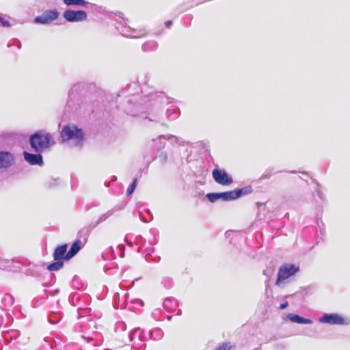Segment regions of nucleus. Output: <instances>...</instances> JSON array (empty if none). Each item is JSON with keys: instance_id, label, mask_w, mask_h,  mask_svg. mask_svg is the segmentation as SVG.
<instances>
[{"instance_id": "60", "label": "nucleus", "mask_w": 350, "mask_h": 350, "mask_svg": "<svg viewBox=\"0 0 350 350\" xmlns=\"http://www.w3.org/2000/svg\"><path fill=\"white\" fill-rule=\"evenodd\" d=\"M124 256V251L122 252V254H121V257H123Z\"/></svg>"}, {"instance_id": "27", "label": "nucleus", "mask_w": 350, "mask_h": 350, "mask_svg": "<svg viewBox=\"0 0 350 350\" xmlns=\"http://www.w3.org/2000/svg\"><path fill=\"white\" fill-rule=\"evenodd\" d=\"M150 338L155 340H161L163 336V332L161 328L157 327L150 332Z\"/></svg>"}, {"instance_id": "33", "label": "nucleus", "mask_w": 350, "mask_h": 350, "mask_svg": "<svg viewBox=\"0 0 350 350\" xmlns=\"http://www.w3.org/2000/svg\"><path fill=\"white\" fill-rule=\"evenodd\" d=\"M126 329V325L124 321H118L114 326V330L116 333H121Z\"/></svg>"}, {"instance_id": "2", "label": "nucleus", "mask_w": 350, "mask_h": 350, "mask_svg": "<svg viewBox=\"0 0 350 350\" xmlns=\"http://www.w3.org/2000/svg\"><path fill=\"white\" fill-rule=\"evenodd\" d=\"M170 98L166 96L163 92H150L147 96H145L142 99V103L135 105L138 110H142L144 108H149L150 107H160L164 103L169 104Z\"/></svg>"}, {"instance_id": "15", "label": "nucleus", "mask_w": 350, "mask_h": 350, "mask_svg": "<svg viewBox=\"0 0 350 350\" xmlns=\"http://www.w3.org/2000/svg\"><path fill=\"white\" fill-rule=\"evenodd\" d=\"M20 263L14 259H3L0 257V269L16 271L20 269Z\"/></svg>"}, {"instance_id": "56", "label": "nucleus", "mask_w": 350, "mask_h": 350, "mask_svg": "<svg viewBox=\"0 0 350 350\" xmlns=\"http://www.w3.org/2000/svg\"><path fill=\"white\" fill-rule=\"evenodd\" d=\"M120 248H121V250H124V245H120Z\"/></svg>"}, {"instance_id": "1", "label": "nucleus", "mask_w": 350, "mask_h": 350, "mask_svg": "<svg viewBox=\"0 0 350 350\" xmlns=\"http://www.w3.org/2000/svg\"><path fill=\"white\" fill-rule=\"evenodd\" d=\"M29 144L33 152H44L55 145V142L51 134L39 130L29 136Z\"/></svg>"}, {"instance_id": "23", "label": "nucleus", "mask_w": 350, "mask_h": 350, "mask_svg": "<svg viewBox=\"0 0 350 350\" xmlns=\"http://www.w3.org/2000/svg\"><path fill=\"white\" fill-rule=\"evenodd\" d=\"M114 209H110L107 211L106 213L101 215L96 221V222L92 225V228H95L96 226H98L99 224L105 222L107 221L110 217H111L113 213H115Z\"/></svg>"}, {"instance_id": "36", "label": "nucleus", "mask_w": 350, "mask_h": 350, "mask_svg": "<svg viewBox=\"0 0 350 350\" xmlns=\"http://www.w3.org/2000/svg\"><path fill=\"white\" fill-rule=\"evenodd\" d=\"M137 178H135L133 183L129 186L127 190H126V195L127 196H130L131 195L133 191H135V187H136V185H137Z\"/></svg>"}, {"instance_id": "18", "label": "nucleus", "mask_w": 350, "mask_h": 350, "mask_svg": "<svg viewBox=\"0 0 350 350\" xmlns=\"http://www.w3.org/2000/svg\"><path fill=\"white\" fill-rule=\"evenodd\" d=\"M82 248V244L80 239H77L71 245L68 252L66 254V260L73 258Z\"/></svg>"}, {"instance_id": "42", "label": "nucleus", "mask_w": 350, "mask_h": 350, "mask_svg": "<svg viewBox=\"0 0 350 350\" xmlns=\"http://www.w3.org/2000/svg\"><path fill=\"white\" fill-rule=\"evenodd\" d=\"M148 252V254L150 256V258H146V259L147 261H152V262H158L159 260H160V257L158 256H156L154 257H152L150 254L149 253V251L147 250Z\"/></svg>"}, {"instance_id": "47", "label": "nucleus", "mask_w": 350, "mask_h": 350, "mask_svg": "<svg viewBox=\"0 0 350 350\" xmlns=\"http://www.w3.org/2000/svg\"><path fill=\"white\" fill-rule=\"evenodd\" d=\"M288 306V303L287 301H284V303L281 304L280 306V309L284 310Z\"/></svg>"}, {"instance_id": "52", "label": "nucleus", "mask_w": 350, "mask_h": 350, "mask_svg": "<svg viewBox=\"0 0 350 350\" xmlns=\"http://www.w3.org/2000/svg\"><path fill=\"white\" fill-rule=\"evenodd\" d=\"M90 230H91V229H87V234H86L87 237L89 235Z\"/></svg>"}, {"instance_id": "61", "label": "nucleus", "mask_w": 350, "mask_h": 350, "mask_svg": "<svg viewBox=\"0 0 350 350\" xmlns=\"http://www.w3.org/2000/svg\"><path fill=\"white\" fill-rule=\"evenodd\" d=\"M150 250H152V252L154 251V248H150Z\"/></svg>"}, {"instance_id": "54", "label": "nucleus", "mask_w": 350, "mask_h": 350, "mask_svg": "<svg viewBox=\"0 0 350 350\" xmlns=\"http://www.w3.org/2000/svg\"><path fill=\"white\" fill-rule=\"evenodd\" d=\"M289 172L292 173V174H296V173H298L299 172H297V171H290Z\"/></svg>"}, {"instance_id": "39", "label": "nucleus", "mask_w": 350, "mask_h": 350, "mask_svg": "<svg viewBox=\"0 0 350 350\" xmlns=\"http://www.w3.org/2000/svg\"><path fill=\"white\" fill-rule=\"evenodd\" d=\"M12 46H16L18 49H20L21 48V43L18 39H14L8 44V47H11Z\"/></svg>"}, {"instance_id": "46", "label": "nucleus", "mask_w": 350, "mask_h": 350, "mask_svg": "<svg viewBox=\"0 0 350 350\" xmlns=\"http://www.w3.org/2000/svg\"><path fill=\"white\" fill-rule=\"evenodd\" d=\"M79 298V296L77 293H73L72 294L70 297H69V300L70 302H72L74 301V300L77 299Z\"/></svg>"}, {"instance_id": "14", "label": "nucleus", "mask_w": 350, "mask_h": 350, "mask_svg": "<svg viewBox=\"0 0 350 350\" xmlns=\"http://www.w3.org/2000/svg\"><path fill=\"white\" fill-rule=\"evenodd\" d=\"M206 198L211 202H215L218 200L224 202L232 201L230 191L208 193L206 195Z\"/></svg>"}, {"instance_id": "9", "label": "nucleus", "mask_w": 350, "mask_h": 350, "mask_svg": "<svg viewBox=\"0 0 350 350\" xmlns=\"http://www.w3.org/2000/svg\"><path fill=\"white\" fill-rule=\"evenodd\" d=\"M63 17L70 23L81 22L85 21L88 18L87 12L84 10H73L68 9L64 11Z\"/></svg>"}, {"instance_id": "21", "label": "nucleus", "mask_w": 350, "mask_h": 350, "mask_svg": "<svg viewBox=\"0 0 350 350\" xmlns=\"http://www.w3.org/2000/svg\"><path fill=\"white\" fill-rule=\"evenodd\" d=\"M287 318L293 323L298 324H311L312 321L310 319L304 318L297 314H288Z\"/></svg>"}, {"instance_id": "17", "label": "nucleus", "mask_w": 350, "mask_h": 350, "mask_svg": "<svg viewBox=\"0 0 350 350\" xmlns=\"http://www.w3.org/2000/svg\"><path fill=\"white\" fill-rule=\"evenodd\" d=\"M252 192V187L250 185L230 191L232 200H235L243 196L248 195Z\"/></svg>"}, {"instance_id": "8", "label": "nucleus", "mask_w": 350, "mask_h": 350, "mask_svg": "<svg viewBox=\"0 0 350 350\" xmlns=\"http://www.w3.org/2000/svg\"><path fill=\"white\" fill-rule=\"evenodd\" d=\"M213 180L221 185L227 186L233 183L232 176L224 169L215 168L212 171Z\"/></svg>"}, {"instance_id": "49", "label": "nucleus", "mask_w": 350, "mask_h": 350, "mask_svg": "<svg viewBox=\"0 0 350 350\" xmlns=\"http://www.w3.org/2000/svg\"><path fill=\"white\" fill-rule=\"evenodd\" d=\"M139 97L138 95H133L132 98H131L129 102L133 103V101H137V98Z\"/></svg>"}, {"instance_id": "22", "label": "nucleus", "mask_w": 350, "mask_h": 350, "mask_svg": "<svg viewBox=\"0 0 350 350\" xmlns=\"http://www.w3.org/2000/svg\"><path fill=\"white\" fill-rule=\"evenodd\" d=\"M121 33L122 36L125 37H130L133 38H139L141 37L142 34H138L137 31L135 29H132L129 27H124Z\"/></svg>"}, {"instance_id": "16", "label": "nucleus", "mask_w": 350, "mask_h": 350, "mask_svg": "<svg viewBox=\"0 0 350 350\" xmlns=\"http://www.w3.org/2000/svg\"><path fill=\"white\" fill-rule=\"evenodd\" d=\"M20 263L14 259H3L0 257V269L16 271L20 269Z\"/></svg>"}, {"instance_id": "10", "label": "nucleus", "mask_w": 350, "mask_h": 350, "mask_svg": "<svg viewBox=\"0 0 350 350\" xmlns=\"http://www.w3.org/2000/svg\"><path fill=\"white\" fill-rule=\"evenodd\" d=\"M171 139H175V142L179 145H183V140L173 135H161L158 136L157 139H153L152 142L154 144V148L157 151H161L165 147V142L162 140H170Z\"/></svg>"}, {"instance_id": "45", "label": "nucleus", "mask_w": 350, "mask_h": 350, "mask_svg": "<svg viewBox=\"0 0 350 350\" xmlns=\"http://www.w3.org/2000/svg\"><path fill=\"white\" fill-rule=\"evenodd\" d=\"M192 16L191 15H187L183 18V23L185 25H189L191 22Z\"/></svg>"}, {"instance_id": "26", "label": "nucleus", "mask_w": 350, "mask_h": 350, "mask_svg": "<svg viewBox=\"0 0 350 350\" xmlns=\"http://www.w3.org/2000/svg\"><path fill=\"white\" fill-rule=\"evenodd\" d=\"M14 302V299L12 295L10 294H5L1 299V304L5 308V309L8 307L12 306Z\"/></svg>"}, {"instance_id": "5", "label": "nucleus", "mask_w": 350, "mask_h": 350, "mask_svg": "<svg viewBox=\"0 0 350 350\" xmlns=\"http://www.w3.org/2000/svg\"><path fill=\"white\" fill-rule=\"evenodd\" d=\"M299 266L293 263L282 265L278 271L275 285L280 286L283 282L295 275L299 271Z\"/></svg>"}, {"instance_id": "13", "label": "nucleus", "mask_w": 350, "mask_h": 350, "mask_svg": "<svg viewBox=\"0 0 350 350\" xmlns=\"http://www.w3.org/2000/svg\"><path fill=\"white\" fill-rule=\"evenodd\" d=\"M36 153H31L24 151L23 154L25 160L31 165L43 166L44 161L42 156V152H35Z\"/></svg>"}, {"instance_id": "20", "label": "nucleus", "mask_w": 350, "mask_h": 350, "mask_svg": "<svg viewBox=\"0 0 350 350\" xmlns=\"http://www.w3.org/2000/svg\"><path fill=\"white\" fill-rule=\"evenodd\" d=\"M163 306L169 312H174L178 306V301L174 297H167L164 299Z\"/></svg>"}, {"instance_id": "31", "label": "nucleus", "mask_w": 350, "mask_h": 350, "mask_svg": "<svg viewBox=\"0 0 350 350\" xmlns=\"http://www.w3.org/2000/svg\"><path fill=\"white\" fill-rule=\"evenodd\" d=\"M157 42L154 40H150L148 42H145L142 45V49L144 51H154L157 48Z\"/></svg>"}, {"instance_id": "62", "label": "nucleus", "mask_w": 350, "mask_h": 350, "mask_svg": "<svg viewBox=\"0 0 350 350\" xmlns=\"http://www.w3.org/2000/svg\"><path fill=\"white\" fill-rule=\"evenodd\" d=\"M263 274H266L265 270L263 271Z\"/></svg>"}, {"instance_id": "40", "label": "nucleus", "mask_w": 350, "mask_h": 350, "mask_svg": "<svg viewBox=\"0 0 350 350\" xmlns=\"http://www.w3.org/2000/svg\"><path fill=\"white\" fill-rule=\"evenodd\" d=\"M0 23L3 27H10L11 26L10 22L2 14L0 15Z\"/></svg>"}, {"instance_id": "48", "label": "nucleus", "mask_w": 350, "mask_h": 350, "mask_svg": "<svg viewBox=\"0 0 350 350\" xmlns=\"http://www.w3.org/2000/svg\"><path fill=\"white\" fill-rule=\"evenodd\" d=\"M165 25L167 28H170L172 25V21H167L165 23Z\"/></svg>"}, {"instance_id": "41", "label": "nucleus", "mask_w": 350, "mask_h": 350, "mask_svg": "<svg viewBox=\"0 0 350 350\" xmlns=\"http://www.w3.org/2000/svg\"><path fill=\"white\" fill-rule=\"evenodd\" d=\"M44 265L42 264L41 265H33L32 266V268H33V271H34V273H30L31 275L33 276H37V272L40 270V269L41 268H44Z\"/></svg>"}, {"instance_id": "35", "label": "nucleus", "mask_w": 350, "mask_h": 350, "mask_svg": "<svg viewBox=\"0 0 350 350\" xmlns=\"http://www.w3.org/2000/svg\"><path fill=\"white\" fill-rule=\"evenodd\" d=\"M72 285L73 288L77 290H80L83 287V283L80 281L79 277H77V275L74 276L72 279Z\"/></svg>"}, {"instance_id": "28", "label": "nucleus", "mask_w": 350, "mask_h": 350, "mask_svg": "<svg viewBox=\"0 0 350 350\" xmlns=\"http://www.w3.org/2000/svg\"><path fill=\"white\" fill-rule=\"evenodd\" d=\"M62 180L59 178H51L45 183L47 189H55L61 185Z\"/></svg>"}, {"instance_id": "30", "label": "nucleus", "mask_w": 350, "mask_h": 350, "mask_svg": "<svg viewBox=\"0 0 350 350\" xmlns=\"http://www.w3.org/2000/svg\"><path fill=\"white\" fill-rule=\"evenodd\" d=\"M83 85L81 83H77L72 86V88L70 89L68 96L69 98H75L76 95L83 90Z\"/></svg>"}, {"instance_id": "4", "label": "nucleus", "mask_w": 350, "mask_h": 350, "mask_svg": "<svg viewBox=\"0 0 350 350\" xmlns=\"http://www.w3.org/2000/svg\"><path fill=\"white\" fill-rule=\"evenodd\" d=\"M68 249L66 243L57 246L53 254L54 262L49 264L46 269L50 271H58L64 266V262L66 260V254Z\"/></svg>"}, {"instance_id": "32", "label": "nucleus", "mask_w": 350, "mask_h": 350, "mask_svg": "<svg viewBox=\"0 0 350 350\" xmlns=\"http://www.w3.org/2000/svg\"><path fill=\"white\" fill-rule=\"evenodd\" d=\"M156 157L159 159L160 163L162 165L165 164L168 159V155L167 152L163 150L157 151L156 153Z\"/></svg>"}, {"instance_id": "34", "label": "nucleus", "mask_w": 350, "mask_h": 350, "mask_svg": "<svg viewBox=\"0 0 350 350\" xmlns=\"http://www.w3.org/2000/svg\"><path fill=\"white\" fill-rule=\"evenodd\" d=\"M46 300V298L42 297H35L32 301L31 305L33 308H38L42 305Z\"/></svg>"}, {"instance_id": "37", "label": "nucleus", "mask_w": 350, "mask_h": 350, "mask_svg": "<svg viewBox=\"0 0 350 350\" xmlns=\"http://www.w3.org/2000/svg\"><path fill=\"white\" fill-rule=\"evenodd\" d=\"M160 116L157 113L150 112L149 116H146L145 119H148L150 122H158L159 120Z\"/></svg>"}, {"instance_id": "12", "label": "nucleus", "mask_w": 350, "mask_h": 350, "mask_svg": "<svg viewBox=\"0 0 350 350\" xmlns=\"http://www.w3.org/2000/svg\"><path fill=\"white\" fill-rule=\"evenodd\" d=\"M15 159L9 151H0V172L7 170L14 165Z\"/></svg>"}, {"instance_id": "44", "label": "nucleus", "mask_w": 350, "mask_h": 350, "mask_svg": "<svg viewBox=\"0 0 350 350\" xmlns=\"http://www.w3.org/2000/svg\"><path fill=\"white\" fill-rule=\"evenodd\" d=\"M146 212H147V213L150 215V219H149V220H147V219H144V217H142V213H141V212H139V217H140L141 219H142L144 222H145V223H148L149 221H150V220H152V219H153V216H152V213H151L149 209H147V210H146Z\"/></svg>"}, {"instance_id": "3", "label": "nucleus", "mask_w": 350, "mask_h": 350, "mask_svg": "<svg viewBox=\"0 0 350 350\" xmlns=\"http://www.w3.org/2000/svg\"><path fill=\"white\" fill-rule=\"evenodd\" d=\"M60 136L64 142L72 140L76 146H83L85 139L83 130L73 124L65 125L60 133Z\"/></svg>"}, {"instance_id": "51", "label": "nucleus", "mask_w": 350, "mask_h": 350, "mask_svg": "<svg viewBox=\"0 0 350 350\" xmlns=\"http://www.w3.org/2000/svg\"><path fill=\"white\" fill-rule=\"evenodd\" d=\"M129 113H130L131 116H137V113H135L134 111H133H133H131V112H129Z\"/></svg>"}, {"instance_id": "7", "label": "nucleus", "mask_w": 350, "mask_h": 350, "mask_svg": "<svg viewBox=\"0 0 350 350\" xmlns=\"http://www.w3.org/2000/svg\"><path fill=\"white\" fill-rule=\"evenodd\" d=\"M129 338L131 342L133 341L135 338H137V341H134L132 347L136 350H143L146 347L144 341L146 340L144 330L139 327H136L132 329L129 333Z\"/></svg>"}, {"instance_id": "58", "label": "nucleus", "mask_w": 350, "mask_h": 350, "mask_svg": "<svg viewBox=\"0 0 350 350\" xmlns=\"http://www.w3.org/2000/svg\"><path fill=\"white\" fill-rule=\"evenodd\" d=\"M137 252H139V253L141 252V248L140 247H138Z\"/></svg>"}, {"instance_id": "38", "label": "nucleus", "mask_w": 350, "mask_h": 350, "mask_svg": "<svg viewBox=\"0 0 350 350\" xmlns=\"http://www.w3.org/2000/svg\"><path fill=\"white\" fill-rule=\"evenodd\" d=\"M232 345L230 342H224L219 346L215 350H232Z\"/></svg>"}, {"instance_id": "57", "label": "nucleus", "mask_w": 350, "mask_h": 350, "mask_svg": "<svg viewBox=\"0 0 350 350\" xmlns=\"http://www.w3.org/2000/svg\"><path fill=\"white\" fill-rule=\"evenodd\" d=\"M167 320H170V319H172V317H170V316H167Z\"/></svg>"}, {"instance_id": "24", "label": "nucleus", "mask_w": 350, "mask_h": 350, "mask_svg": "<svg viewBox=\"0 0 350 350\" xmlns=\"http://www.w3.org/2000/svg\"><path fill=\"white\" fill-rule=\"evenodd\" d=\"M180 115V110L177 107H172L167 108L166 110V118L170 120H174L178 118Z\"/></svg>"}, {"instance_id": "55", "label": "nucleus", "mask_w": 350, "mask_h": 350, "mask_svg": "<svg viewBox=\"0 0 350 350\" xmlns=\"http://www.w3.org/2000/svg\"><path fill=\"white\" fill-rule=\"evenodd\" d=\"M264 176H265V178H269L271 176L270 174H265Z\"/></svg>"}, {"instance_id": "29", "label": "nucleus", "mask_w": 350, "mask_h": 350, "mask_svg": "<svg viewBox=\"0 0 350 350\" xmlns=\"http://www.w3.org/2000/svg\"><path fill=\"white\" fill-rule=\"evenodd\" d=\"M62 314L61 312H53L49 316L48 321L51 324H56L62 319Z\"/></svg>"}, {"instance_id": "53", "label": "nucleus", "mask_w": 350, "mask_h": 350, "mask_svg": "<svg viewBox=\"0 0 350 350\" xmlns=\"http://www.w3.org/2000/svg\"><path fill=\"white\" fill-rule=\"evenodd\" d=\"M182 314V311L181 310H178V312H177V314L178 315H180Z\"/></svg>"}, {"instance_id": "11", "label": "nucleus", "mask_w": 350, "mask_h": 350, "mask_svg": "<svg viewBox=\"0 0 350 350\" xmlns=\"http://www.w3.org/2000/svg\"><path fill=\"white\" fill-rule=\"evenodd\" d=\"M59 16V12L57 10H49L45 11L42 15L36 16L34 22L38 24H49L56 20Z\"/></svg>"}, {"instance_id": "6", "label": "nucleus", "mask_w": 350, "mask_h": 350, "mask_svg": "<svg viewBox=\"0 0 350 350\" xmlns=\"http://www.w3.org/2000/svg\"><path fill=\"white\" fill-rule=\"evenodd\" d=\"M319 321L329 325H348L350 324L349 319L337 313H325L319 319Z\"/></svg>"}, {"instance_id": "25", "label": "nucleus", "mask_w": 350, "mask_h": 350, "mask_svg": "<svg viewBox=\"0 0 350 350\" xmlns=\"http://www.w3.org/2000/svg\"><path fill=\"white\" fill-rule=\"evenodd\" d=\"M64 3L66 5H77L83 8H88L91 3L86 0H64Z\"/></svg>"}, {"instance_id": "19", "label": "nucleus", "mask_w": 350, "mask_h": 350, "mask_svg": "<svg viewBox=\"0 0 350 350\" xmlns=\"http://www.w3.org/2000/svg\"><path fill=\"white\" fill-rule=\"evenodd\" d=\"M20 336V332L16 329H10L3 332L2 336L5 341V344L8 345L12 340H16Z\"/></svg>"}, {"instance_id": "43", "label": "nucleus", "mask_w": 350, "mask_h": 350, "mask_svg": "<svg viewBox=\"0 0 350 350\" xmlns=\"http://www.w3.org/2000/svg\"><path fill=\"white\" fill-rule=\"evenodd\" d=\"M44 293L48 297V296H54L59 293V289H55L53 291H49L48 290L44 289Z\"/></svg>"}, {"instance_id": "50", "label": "nucleus", "mask_w": 350, "mask_h": 350, "mask_svg": "<svg viewBox=\"0 0 350 350\" xmlns=\"http://www.w3.org/2000/svg\"><path fill=\"white\" fill-rule=\"evenodd\" d=\"M317 195L319 196V197L320 198H322V196H321L322 192L319 189V185H317Z\"/></svg>"}, {"instance_id": "59", "label": "nucleus", "mask_w": 350, "mask_h": 350, "mask_svg": "<svg viewBox=\"0 0 350 350\" xmlns=\"http://www.w3.org/2000/svg\"><path fill=\"white\" fill-rule=\"evenodd\" d=\"M302 174H304V175L308 176L307 172H302Z\"/></svg>"}]
</instances>
